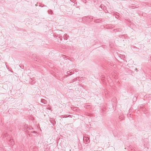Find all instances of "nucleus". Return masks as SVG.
I'll use <instances>...</instances> for the list:
<instances>
[{
    "label": "nucleus",
    "mask_w": 151,
    "mask_h": 151,
    "mask_svg": "<svg viewBox=\"0 0 151 151\" xmlns=\"http://www.w3.org/2000/svg\"><path fill=\"white\" fill-rule=\"evenodd\" d=\"M1 136L3 137H6V139L8 141H9L11 143V144L13 145L14 144V141L11 139L10 136L8 137L7 133H5L4 134H3Z\"/></svg>",
    "instance_id": "nucleus-1"
},
{
    "label": "nucleus",
    "mask_w": 151,
    "mask_h": 151,
    "mask_svg": "<svg viewBox=\"0 0 151 151\" xmlns=\"http://www.w3.org/2000/svg\"><path fill=\"white\" fill-rule=\"evenodd\" d=\"M32 60L38 62H40V59H39L37 57V56L36 55L33 54L32 57Z\"/></svg>",
    "instance_id": "nucleus-2"
},
{
    "label": "nucleus",
    "mask_w": 151,
    "mask_h": 151,
    "mask_svg": "<svg viewBox=\"0 0 151 151\" xmlns=\"http://www.w3.org/2000/svg\"><path fill=\"white\" fill-rule=\"evenodd\" d=\"M90 142V137L86 134V144Z\"/></svg>",
    "instance_id": "nucleus-3"
},
{
    "label": "nucleus",
    "mask_w": 151,
    "mask_h": 151,
    "mask_svg": "<svg viewBox=\"0 0 151 151\" xmlns=\"http://www.w3.org/2000/svg\"><path fill=\"white\" fill-rule=\"evenodd\" d=\"M72 73V71L70 72V71H67V73L68 74V75H66L65 76L63 77V78H61L60 79V80L61 81L62 80H63L64 79V78H65V77H67L69 76H70L72 74H70V73Z\"/></svg>",
    "instance_id": "nucleus-4"
},
{
    "label": "nucleus",
    "mask_w": 151,
    "mask_h": 151,
    "mask_svg": "<svg viewBox=\"0 0 151 151\" xmlns=\"http://www.w3.org/2000/svg\"><path fill=\"white\" fill-rule=\"evenodd\" d=\"M93 19V18L91 16L90 17L89 16L86 17V20L88 22H90Z\"/></svg>",
    "instance_id": "nucleus-5"
},
{
    "label": "nucleus",
    "mask_w": 151,
    "mask_h": 151,
    "mask_svg": "<svg viewBox=\"0 0 151 151\" xmlns=\"http://www.w3.org/2000/svg\"><path fill=\"white\" fill-rule=\"evenodd\" d=\"M50 122L53 125H54V124H55L56 122L54 119L53 118H50Z\"/></svg>",
    "instance_id": "nucleus-6"
},
{
    "label": "nucleus",
    "mask_w": 151,
    "mask_h": 151,
    "mask_svg": "<svg viewBox=\"0 0 151 151\" xmlns=\"http://www.w3.org/2000/svg\"><path fill=\"white\" fill-rule=\"evenodd\" d=\"M119 57H120V58L122 59L123 60H124L126 57L124 55H121L120 54L119 55Z\"/></svg>",
    "instance_id": "nucleus-7"
},
{
    "label": "nucleus",
    "mask_w": 151,
    "mask_h": 151,
    "mask_svg": "<svg viewBox=\"0 0 151 151\" xmlns=\"http://www.w3.org/2000/svg\"><path fill=\"white\" fill-rule=\"evenodd\" d=\"M69 37V36L68 35H67V34H65L64 35V36L63 37V38L65 40H67L68 39V37Z\"/></svg>",
    "instance_id": "nucleus-8"
},
{
    "label": "nucleus",
    "mask_w": 151,
    "mask_h": 151,
    "mask_svg": "<svg viewBox=\"0 0 151 151\" xmlns=\"http://www.w3.org/2000/svg\"><path fill=\"white\" fill-rule=\"evenodd\" d=\"M102 19H95L94 20V22L95 23H99L101 22V21L102 20Z\"/></svg>",
    "instance_id": "nucleus-9"
},
{
    "label": "nucleus",
    "mask_w": 151,
    "mask_h": 151,
    "mask_svg": "<svg viewBox=\"0 0 151 151\" xmlns=\"http://www.w3.org/2000/svg\"><path fill=\"white\" fill-rule=\"evenodd\" d=\"M41 102L44 104H46L47 103V101L43 99H41Z\"/></svg>",
    "instance_id": "nucleus-10"
},
{
    "label": "nucleus",
    "mask_w": 151,
    "mask_h": 151,
    "mask_svg": "<svg viewBox=\"0 0 151 151\" xmlns=\"http://www.w3.org/2000/svg\"><path fill=\"white\" fill-rule=\"evenodd\" d=\"M28 125H25L24 127V131H26V130L27 129H28Z\"/></svg>",
    "instance_id": "nucleus-11"
},
{
    "label": "nucleus",
    "mask_w": 151,
    "mask_h": 151,
    "mask_svg": "<svg viewBox=\"0 0 151 151\" xmlns=\"http://www.w3.org/2000/svg\"><path fill=\"white\" fill-rule=\"evenodd\" d=\"M78 79H79V78H77L75 79H74L73 80H72V81H71L70 82V83H73V82H74L76 80H78Z\"/></svg>",
    "instance_id": "nucleus-12"
},
{
    "label": "nucleus",
    "mask_w": 151,
    "mask_h": 151,
    "mask_svg": "<svg viewBox=\"0 0 151 151\" xmlns=\"http://www.w3.org/2000/svg\"><path fill=\"white\" fill-rule=\"evenodd\" d=\"M100 7L103 10H105V9H106V8H105V6H104V5L102 4L101 5Z\"/></svg>",
    "instance_id": "nucleus-13"
},
{
    "label": "nucleus",
    "mask_w": 151,
    "mask_h": 151,
    "mask_svg": "<svg viewBox=\"0 0 151 151\" xmlns=\"http://www.w3.org/2000/svg\"><path fill=\"white\" fill-rule=\"evenodd\" d=\"M124 116L123 115H122L120 116L119 117V118L120 119L122 120L124 119Z\"/></svg>",
    "instance_id": "nucleus-14"
},
{
    "label": "nucleus",
    "mask_w": 151,
    "mask_h": 151,
    "mask_svg": "<svg viewBox=\"0 0 151 151\" xmlns=\"http://www.w3.org/2000/svg\"><path fill=\"white\" fill-rule=\"evenodd\" d=\"M48 13L49 14H52V13L53 12H52V11L51 10H49L48 11Z\"/></svg>",
    "instance_id": "nucleus-15"
},
{
    "label": "nucleus",
    "mask_w": 151,
    "mask_h": 151,
    "mask_svg": "<svg viewBox=\"0 0 151 151\" xmlns=\"http://www.w3.org/2000/svg\"><path fill=\"white\" fill-rule=\"evenodd\" d=\"M71 109L73 111H76L77 110V108L76 107H71Z\"/></svg>",
    "instance_id": "nucleus-16"
},
{
    "label": "nucleus",
    "mask_w": 151,
    "mask_h": 151,
    "mask_svg": "<svg viewBox=\"0 0 151 151\" xmlns=\"http://www.w3.org/2000/svg\"><path fill=\"white\" fill-rule=\"evenodd\" d=\"M35 82H35V81L33 80V81H31V82L30 83H31V84L33 85L35 83Z\"/></svg>",
    "instance_id": "nucleus-17"
},
{
    "label": "nucleus",
    "mask_w": 151,
    "mask_h": 151,
    "mask_svg": "<svg viewBox=\"0 0 151 151\" xmlns=\"http://www.w3.org/2000/svg\"><path fill=\"white\" fill-rule=\"evenodd\" d=\"M60 117H63V118H67V115H61Z\"/></svg>",
    "instance_id": "nucleus-18"
},
{
    "label": "nucleus",
    "mask_w": 151,
    "mask_h": 151,
    "mask_svg": "<svg viewBox=\"0 0 151 151\" xmlns=\"http://www.w3.org/2000/svg\"><path fill=\"white\" fill-rule=\"evenodd\" d=\"M91 114H89L88 113H87L86 114V116H91Z\"/></svg>",
    "instance_id": "nucleus-19"
},
{
    "label": "nucleus",
    "mask_w": 151,
    "mask_h": 151,
    "mask_svg": "<svg viewBox=\"0 0 151 151\" xmlns=\"http://www.w3.org/2000/svg\"><path fill=\"white\" fill-rule=\"evenodd\" d=\"M28 129H29V130L34 129L33 128H32L30 126H28Z\"/></svg>",
    "instance_id": "nucleus-20"
},
{
    "label": "nucleus",
    "mask_w": 151,
    "mask_h": 151,
    "mask_svg": "<svg viewBox=\"0 0 151 151\" xmlns=\"http://www.w3.org/2000/svg\"><path fill=\"white\" fill-rule=\"evenodd\" d=\"M129 150L130 151H135L134 149H132L131 147H130Z\"/></svg>",
    "instance_id": "nucleus-21"
},
{
    "label": "nucleus",
    "mask_w": 151,
    "mask_h": 151,
    "mask_svg": "<svg viewBox=\"0 0 151 151\" xmlns=\"http://www.w3.org/2000/svg\"><path fill=\"white\" fill-rule=\"evenodd\" d=\"M91 107V106L90 105H86V108H90Z\"/></svg>",
    "instance_id": "nucleus-22"
},
{
    "label": "nucleus",
    "mask_w": 151,
    "mask_h": 151,
    "mask_svg": "<svg viewBox=\"0 0 151 151\" xmlns=\"http://www.w3.org/2000/svg\"><path fill=\"white\" fill-rule=\"evenodd\" d=\"M115 17L116 18L118 19L119 17V16L117 14H115Z\"/></svg>",
    "instance_id": "nucleus-23"
},
{
    "label": "nucleus",
    "mask_w": 151,
    "mask_h": 151,
    "mask_svg": "<svg viewBox=\"0 0 151 151\" xmlns=\"http://www.w3.org/2000/svg\"><path fill=\"white\" fill-rule=\"evenodd\" d=\"M114 31H115V30H116V31H120L119 30V28L114 29Z\"/></svg>",
    "instance_id": "nucleus-24"
},
{
    "label": "nucleus",
    "mask_w": 151,
    "mask_h": 151,
    "mask_svg": "<svg viewBox=\"0 0 151 151\" xmlns=\"http://www.w3.org/2000/svg\"><path fill=\"white\" fill-rule=\"evenodd\" d=\"M124 37V38H125V37L126 36H125V35H120V36H119V37H120V38L122 37Z\"/></svg>",
    "instance_id": "nucleus-25"
},
{
    "label": "nucleus",
    "mask_w": 151,
    "mask_h": 151,
    "mask_svg": "<svg viewBox=\"0 0 151 151\" xmlns=\"http://www.w3.org/2000/svg\"><path fill=\"white\" fill-rule=\"evenodd\" d=\"M105 109H106L105 108H103L101 110H102V111H105Z\"/></svg>",
    "instance_id": "nucleus-26"
},
{
    "label": "nucleus",
    "mask_w": 151,
    "mask_h": 151,
    "mask_svg": "<svg viewBox=\"0 0 151 151\" xmlns=\"http://www.w3.org/2000/svg\"><path fill=\"white\" fill-rule=\"evenodd\" d=\"M20 67V68L22 69H23L24 68V65H22L21 66H20L19 65Z\"/></svg>",
    "instance_id": "nucleus-27"
},
{
    "label": "nucleus",
    "mask_w": 151,
    "mask_h": 151,
    "mask_svg": "<svg viewBox=\"0 0 151 151\" xmlns=\"http://www.w3.org/2000/svg\"><path fill=\"white\" fill-rule=\"evenodd\" d=\"M87 97V99H88V100L90 99V97L89 96H88V97Z\"/></svg>",
    "instance_id": "nucleus-28"
},
{
    "label": "nucleus",
    "mask_w": 151,
    "mask_h": 151,
    "mask_svg": "<svg viewBox=\"0 0 151 151\" xmlns=\"http://www.w3.org/2000/svg\"><path fill=\"white\" fill-rule=\"evenodd\" d=\"M70 1L71 2H74L75 1V0H70Z\"/></svg>",
    "instance_id": "nucleus-29"
},
{
    "label": "nucleus",
    "mask_w": 151,
    "mask_h": 151,
    "mask_svg": "<svg viewBox=\"0 0 151 151\" xmlns=\"http://www.w3.org/2000/svg\"><path fill=\"white\" fill-rule=\"evenodd\" d=\"M60 39V40H62V36H61L60 37H59Z\"/></svg>",
    "instance_id": "nucleus-30"
},
{
    "label": "nucleus",
    "mask_w": 151,
    "mask_h": 151,
    "mask_svg": "<svg viewBox=\"0 0 151 151\" xmlns=\"http://www.w3.org/2000/svg\"><path fill=\"white\" fill-rule=\"evenodd\" d=\"M104 77H103V76H102L101 77V79L102 80H103V79H104Z\"/></svg>",
    "instance_id": "nucleus-31"
},
{
    "label": "nucleus",
    "mask_w": 151,
    "mask_h": 151,
    "mask_svg": "<svg viewBox=\"0 0 151 151\" xmlns=\"http://www.w3.org/2000/svg\"><path fill=\"white\" fill-rule=\"evenodd\" d=\"M31 132L32 133H36V132L35 131H33L32 132Z\"/></svg>",
    "instance_id": "nucleus-32"
},
{
    "label": "nucleus",
    "mask_w": 151,
    "mask_h": 151,
    "mask_svg": "<svg viewBox=\"0 0 151 151\" xmlns=\"http://www.w3.org/2000/svg\"><path fill=\"white\" fill-rule=\"evenodd\" d=\"M62 57H63V58H65V55H62Z\"/></svg>",
    "instance_id": "nucleus-33"
},
{
    "label": "nucleus",
    "mask_w": 151,
    "mask_h": 151,
    "mask_svg": "<svg viewBox=\"0 0 151 151\" xmlns=\"http://www.w3.org/2000/svg\"><path fill=\"white\" fill-rule=\"evenodd\" d=\"M133 99L135 100V99H136L137 98L136 97H135V98H134Z\"/></svg>",
    "instance_id": "nucleus-34"
},
{
    "label": "nucleus",
    "mask_w": 151,
    "mask_h": 151,
    "mask_svg": "<svg viewBox=\"0 0 151 151\" xmlns=\"http://www.w3.org/2000/svg\"><path fill=\"white\" fill-rule=\"evenodd\" d=\"M144 147H147V146H145V144H144Z\"/></svg>",
    "instance_id": "nucleus-35"
},
{
    "label": "nucleus",
    "mask_w": 151,
    "mask_h": 151,
    "mask_svg": "<svg viewBox=\"0 0 151 151\" xmlns=\"http://www.w3.org/2000/svg\"><path fill=\"white\" fill-rule=\"evenodd\" d=\"M136 71H138V70H137V68H136Z\"/></svg>",
    "instance_id": "nucleus-36"
},
{
    "label": "nucleus",
    "mask_w": 151,
    "mask_h": 151,
    "mask_svg": "<svg viewBox=\"0 0 151 151\" xmlns=\"http://www.w3.org/2000/svg\"><path fill=\"white\" fill-rule=\"evenodd\" d=\"M96 0H93V1H94V2H95L96 1Z\"/></svg>",
    "instance_id": "nucleus-37"
},
{
    "label": "nucleus",
    "mask_w": 151,
    "mask_h": 151,
    "mask_svg": "<svg viewBox=\"0 0 151 151\" xmlns=\"http://www.w3.org/2000/svg\"><path fill=\"white\" fill-rule=\"evenodd\" d=\"M105 12H108V11H107V10H106V11H105Z\"/></svg>",
    "instance_id": "nucleus-38"
},
{
    "label": "nucleus",
    "mask_w": 151,
    "mask_h": 151,
    "mask_svg": "<svg viewBox=\"0 0 151 151\" xmlns=\"http://www.w3.org/2000/svg\"><path fill=\"white\" fill-rule=\"evenodd\" d=\"M35 149H37V148H34V149H33V150H34Z\"/></svg>",
    "instance_id": "nucleus-39"
},
{
    "label": "nucleus",
    "mask_w": 151,
    "mask_h": 151,
    "mask_svg": "<svg viewBox=\"0 0 151 151\" xmlns=\"http://www.w3.org/2000/svg\"><path fill=\"white\" fill-rule=\"evenodd\" d=\"M84 138H85V137H84V136H83V140L84 139Z\"/></svg>",
    "instance_id": "nucleus-40"
},
{
    "label": "nucleus",
    "mask_w": 151,
    "mask_h": 151,
    "mask_svg": "<svg viewBox=\"0 0 151 151\" xmlns=\"http://www.w3.org/2000/svg\"><path fill=\"white\" fill-rule=\"evenodd\" d=\"M60 120L61 121H62V119H60Z\"/></svg>",
    "instance_id": "nucleus-41"
},
{
    "label": "nucleus",
    "mask_w": 151,
    "mask_h": 151,
    "mask_svg": "<svg viewBox=\"0 0 151 151\" xmlns=\"http://www.w3.org/2000/svg\"><path fill=\"white\" fill-rule=\"evenodd\" d=\"M60 120L61 121H62V119H60Z\"/></svg>",
    "instance_id": "nucleus-42"
},
{
    "label": "nucleus",
    "mask_w": 151,
    "mask_h": 151,
    "mask_svg": "<svg viewBox=\"0 0 151 151\" xmlns=\"http://www.w3.org/2000/svg\"><path fill=\"white\" fill-rule=\"evenodd\" d=\"M6 64H7V63H6V67H7V66H6Z\"/></svg>",
    "instance_id": "nucleus-43"
},
{
    "label": "nucleus",
    "mask_w": 151,
    "mask_h": 151,
    "mask_svg": "<svg viewBox=\"0 0 151 151\" xmlns=\"http://www.w3.org/2000/svg\"><path fill=\"white\" fill-rule=\"evenodd\" d=\"M75 4H77V3H75Z\"/></svg>",
    "instance_id": "nucleus-44"
},
{
    "label": "nucleus",
    "mask_w": 151,
    "mask_h": 151,
    "mask_svg": "<svg viewBox=\"0 0 151 151\" xmlns=\"http://www.w3.org/2000/svg\"><path fill=\"white\" fill-rule=\"evenodd\" d=\"M110 28V26H108Z\"/></svg>",
    "instance_id": "nucleus-45"
},
{
    "label": "nucleus",
    "mask_w": 151,
    "mask_h": 151,
    "mask_svg": "<svg viewBox=\"0 0 151 151\" xmlns=\"http://www.w3.org/2000/svg\"><path fill=\"white\" fill-rule=\"evenodd\" d=\"M150 58H151V56Z\"/></svg>",
    "instance_id": "nucleus-46"
}]
</instances>
